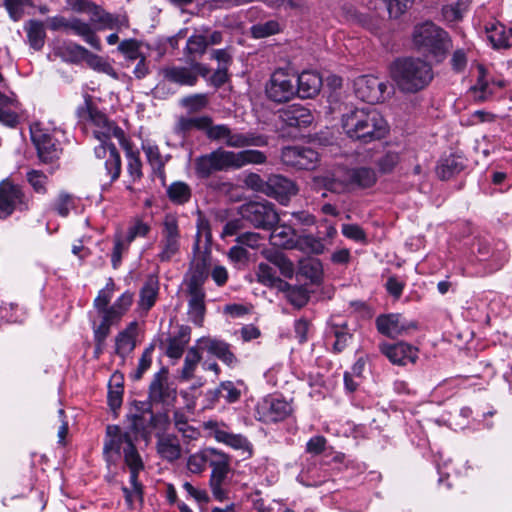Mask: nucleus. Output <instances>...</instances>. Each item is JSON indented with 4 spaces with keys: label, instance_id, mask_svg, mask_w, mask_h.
I'll return each instance as SVG.
<instances>
[{
    "label": "nucleus",
    "instance_id": "nucleus-1",
    "mask_svg": "<svg viewBox=\"0 0 512 512\" xmlns=\"http://www.w3.org/2000/svg\"><path fill=\"white\" fill-rule=\"evenodd\" d=\"M342 127L349 138L363 143L379 140L385 137L389 130L382 114L371 106L348 110L342 115Z\"/></svg>",
    "mask_w": 512,
    "mask_h": 512
},
{
    "label": "nucleus",
    "instance_id": "nucleus-2",
    "mask_svg": "<svg viewBox=\"0 0 512 512\" xmlns=\"http://www.w3.org/2000/svg\"><path fill=\"white\" fill-rule=\"evenodd\" d=\"M390 75L396 86L404 92H417L432 80L430 65L415 58H402L393 62Z\"/></svg>",
    "mask_w": 512,
    "mask_h": 512
},
{
    "label": "nucleus",
    "instance_id": "nucleus-3",
    "mask_svg": "<svg viewBox=\"0 0 512 512\" xmlns=\"http://www.w3.org/2000/svg\"><path fill=\"white\" fill-rule=\"evenodd\" d=\"M412 41L420 53L436 63L442 62L452 47L448 33L432 22L416 25Z\"/></svg>",
    "mask_w": 512,
    "mask_h": 512
},
{
    "label": "nucleus",
    "instance_id": "nucleus-4",
    "mask_svg": "<svg viewBox=\"0 0 512 512\" xmlns=\"http://www.w3.org/2000/svg\"><path fill=\"white\" fill-rule=\"evenodd\" d=\"M136 435L132 431H124L119 426L109 425L106 430V438L103 447V454L107 464H115L123 453L124 461L128 456L139 454L134 440Z\"/></svg>",
    "mask_w": 512,
    "mask_h": 512
},
{
    "label": "nucleus",
    "instance_id": "nucleus-5",
    "mask_svg": "<svg viewBox=\"0 0 512 512\" xmlns=\"http://www.w3.org/2000/svg\"><path fill=\"white\" fill-rule=\"evenodd\" d=\"M376 182V173L368 167L337 168L331 178H327L326 186L333 192H343L356 187L366 188Z\"/></svg>",
    "mask_w": 512,
    "mask_h": 512
},
{
    "label": "nucleus",
    "instance_id": "nucleus-6",
    "mask_svg": "<svg viewBox=\"0 0 512 512\" xmlns=\"http://www.w3.org/2000/svg\"><path fill=\"white\" fill-rule=\"evenodd\" d=\"M206 136L212 141H223L226 146L232 148L262 147L268 143L267 138L263 135L233 132L225 124L213 125L211 123Z\"/></svg>",
    "mask_w": 512,
    "mask_h": 512
},
{
    "label": "nucleus",
    "instance_id": "nucleus-7",
    "mask_svg": "<svg viewBox=\"0 0 512 512\" xmlns=\"http://www.w3.org/2000/svg\"><path fill=\"white\" fill-rule=\"evenodd\" d=\"M86 109L88 120L93 126V134L99 142L106 143L111 138H115L121 147L127 146L128 139L120 127L110 121L105 114L92 107L88 101H86Z\"/></svg>",
    "mask_w": 512,
    "mask_h": 512
},
{
    "label": "nucleus",
    "instance_id": "nucleus-8",
    "mask_svg": "<svg viewBox=\"0 0 512 512\" xmlns=\"http://www.w3.org/2000/svg\"><path fill=\"white\" fill-rule=\"evenodd\" d=\"M95 155L97 158L105 159L104 165L99 171V184L103 189H107L120 175V155L110 141L100 142V145L95 147Z\"/></svg>",
    "mask_w": 512,
    "mask_h": 512
},
{
    "label": "nucleus",
    "instance_id": "nucleus-9",
    "mask_svg": "<svg viewBox=\"0 0 512 512\" xmlns=\"http://www.w3.org/2000/svg\"><path fill=\"white\" fill-rule=\"evenodd\" d=\"M266 94L274 102L282 103L296 95V78L284 69L276 70L266 85Z\"/></svg>",
    "mask_w": 512,
    "mask_h": 512
},
{
    "label": "nucleus",
    "instance_id": "nucleus-10",
    "mask_svg": "<svg viewBox=\"0 0 512 512\" xmlns=\"http://www.w3.org/2000/svg\"><path fill=\"white\" fill-rule=\"evenodd\" d=\"M210 267V253L198 251L194 255L184 278L187 292H204L203 285L209 275Z\"/></svg>",
    "mask_w": 512,
    "mask_h": 512
},
{
    "label": "nucleus",
    "instance_id": "nucleus-11",
    "mask_svg": "<svg viewBox=\"0 0 512 512\" xmlns=\"http://www.w3.org/2000/svg\"><path fill=\"white\" fill-rule=\"evenodd\" d=\"M159 245L160 252L157 257L161 262L171 260V258L180 250V231L178 221L172 214H168L164 218Z\"/></svg>",
    "mask_w": 512,
    "mask_h": 512
},
{
    "label": "nucleus",
    "instance_id": "nucleus-12",
    "mask_svg": "<svg viewBox=\"0 0 512 512\" xmlns=\"http://www.w3.org/2000/svg\"><path fill=\"white\" fill-rule=\"evenodd\" d=\"M195 173L200 178H208L215 172L231 169L229 150L218 148L194 160Z\"/></svg>",
    "mask_w": 512,
    "mask_h": 512
},
{
    "label": "nucleus",
    "instance_id": "nucleus-13",
    "mask_svg": "<svg viewBox=\"0 0 512 512\" xmlns=\"http://www.w3.org/2000/svg\"><path fill=\"white\" fill-rule=\"evenodd\" d=\"M241 215L257 228L268 229L279 221V215L269 202H250L241 208Z\"/></svg>",
    "mask_w": 512,
    "mask_h": 512
},
{
    "label": "nucleus",
    "instance_id": "nucleus-14",
    "mask_svg": "<svg viewBox=\"0 0 512 512\" xmlns=\"http://www.w3.org/2000/svg\"><path fill=\"white\" fill-rule=\"evenodd\" d=\"M291 412V403L274 395L262 398L256 405L257 417L265 423L284 420Z\"/></svg>",
    "mask_w": 512,
    "mask_h": 512
},
{
    "label": "nucleus",
    "instance_id": "nucleus-15",
    "mask_svg": "<svg viewBox=\"0 0 512 512\" xmlns=\"http://www.w3.org/2000/svg\"><path fill=\"white\" fill-rule=\"evenodd\" d=\"M353 87L358 99L371 104L382 102L388 93V85L371 75L358 77L355 79Z\"/></svg>",
    "mask_w": 512,
    "mask_h": 512
},
{
    "label": "nucleus",
    "instance_id": "nucleus-16",
    "mask_svg": "<svg viewBox=\"0 0 512 512\" xmlns=\"http://www.w3.org/2000/svg\"><path fill=\"white\" fill-rule=\"evenodd\" d=\"M281 160L293 168L312 170L318 164L319 155L309 147L288 146L282 149Z\"/></svg>",
    "mask_w": 512,
    "mask_h": 512
},
{
    "label": "nucleus",
    "instance_id": "nucleus-17",
    "mask_svg": "<svg viewBox=\"0 0 512 512\" xmlns=\"http://www.w3.org/2000/svg\"><path fill=\"white\" fill-rule=\"evenodd\" d=\"M223 426V423H218L212 420L204 423V428L209 431L210 435L213 436L217 442L223 443L234 450L242 451L248 456H251L253 448L249 440L242 434H234L224 430L222 428Z\"/></svg>",
    "mask_w": 512,
    "mask_h": 512
},
{
    "label": "nucleus",
    "instance_id": "nucleus-18",
    "mask_svg": "<svg viewBox=\"0 0 512 512\" xmlns=\"http://www.w3.org/2000/svg\"><path fill=\"white\" fill-rule=\"evenodd\" d=\"M378 331L390 338L406 335L417 328L414 321L407 320L401 314L381 315L376 319Z\"/></svg>",
    "mask_w": 512,
    "mask_h": 512
},
{
    "label": "nucleus",
    "instance_id": "nucleus-19",
    "mask_svg": "<svg viewBox=\"0 0 512 512\" xmlns=\"http://www.w3.org/2000/svg\"><path fill=\"white\" fill-rule=\"evenodd\" d=\"M149 399L163 405H170L176 399V389L170 384L165 368L154 375L149 386Z\"/></svg>",
    "mask_w": 512,
    "mask_h": 512
},
{
    "label": "nucleus",
    "instance_id": "nucleus-20",
    "mask_svg": "<svg viewBox=\"0 0 512 512\" xmlns=\"http://www.w3.org/2000/svg\"><path fill=\"white\" fill-rule=\"evenodd\" d=\"M31 139L37 149L39 159L48 163L58 158L59 149L52 137L46 132L39 123L30 127Z\"/></svg>",
    "mask_w": 512,
    "mask_h": 512
},
{
    "label": "nucleus",
    "instance_id": "nucleus-21",
    "mask_svg": "<svg viewBox=\"0 0 512 512\" xmlns=\"http://www.w3.org/2000/svg\"><path fill=\"white\" fill-rule=\"evenodd\" d=\"M22 205L26 207L20 187L8 179L3 180L0 183V219L8 217Z\"/></svg>",
    "mask_w": 512,
    "mask_h": 512
},
{
    "label": "nucleus",
    "instance_id": "nucleus-22",
    "mask_svg": "<svg viewBox=\"0 0 512 512\" xmlns=\"http://www.w3.org/2000/svg\"><path fill=\"white\" fill-rule=\"evenodd\" d=\"M380 350L393 364L397 365L414 363L418 357V350L404 342L383 344Z\"/></svg>",
    "mask_w": 512,
    "mask_h": 512
},
{
    "label": "nucleus",
    "instance_id": "nucleus-23",
    "mask_svg": "<svg viewBox=\"0 0 512 512\" xmlns=\"http://www.w3.org/2000/svg\"><path fill=\"white\" fill-rule=\"evenodd\" d=\"M197 346L200 350L207 351L209 354L214 355L228 366H233L237 363V359L231 352L229 344L222 340L211 337H202L198 339Z\"/></svg>",
    "mask_w": 512,
    "mask_h": 512
},
{
    "label": "nucleus",
    "instance_id": "nucleus-24",
    "mask_svg": "<svg viewBox=\"0 0 512 512\" xmlns=\"http://www.w3.org/2000/svg\"><path fill=\"white\" fill-rule=\"evenodd\" d=\"M296 193V186L291 180L281 175H272L269 177L266 195L274 197L280 203L285 204L289 197Z\"/></svg>",
    "mask_w": 512,
    "mask_h": 512
},
{
    "label": "nucleus",
    "instance_id": "nucleus-25",
    "mask_svg": "<svg viewBox=\"0 0 512 512\" xmlns=\"http://www.w3.org/2000/svg\"><path fill=\"white\" fill-rule=\"evenodd\" d=\"M280 118L287 126L297 128L307 127L314 120L311 111L298 104H293L283 109L280 112Z\"/></svg>",
    "mask_w": 512,
    "mask_h": 512
},
{
    "label": "nucleus",
    "instance_id": "nucleus-26",
    "mask_svg": "<svg viewBox=\"0 0 512 512\" xmlns=\"http://www.w3.org/2000/svg\"><path fill=\"white\" fill-rule=\"evenodd\" d=\"M91 22L94 24L96 30H120L129 26L126 16L114 15L104 11L97 5V10L94 11Z\"/></svg>",
    "mask_w": 512,
    "mask_h": 512
},
{
    "label": "nucleus",
    "instance_id": "nucleus-27",
    "mask_svg": "<svg viewBox=\"0 0 512 512\" xmlns=\"http://www.w3.org/2000/svg\"><path fill=\"white\" fill-rule=\"evenodd\" d=\"M326 333L328 339H334L332 348L335 352L343 351L351 339V334L347 328L346 322L339 317L330 319Z\"/></svg>",
    "mask_w": 512,
    "mask_h": 512
},
{
    "label": "nucleus",
    "instance_id": "nucleus-28",
    "mask_svg": "<svg viewBox=\"0 0 512 512\" xmlns=\"http://www.w3.org/2000/svg\"><path fill=\"white\" fill-rule=\"evenodd\" d=\"M298 87L296 94L301 98H312L316 96L322 87V78L315 71H303L296 80Z\"/></svg>",
    "mask_w": 512,
    "mask_h": 512
},
{
    "label": "nucleus",
    "instance_id": "nucleus-29",
    "mask_svg": "<svg viewBox=\"0 0 512 512\" xmlns=\"http://www.w3.org/2000/svg\"><path fill=\"white\" fill-rule=\"evenodd\" d=\"M92 24V22L89 23L83 21L80 18L72 17L70 18L69 30L72 31L75 35L81 37L92 48L100 51L102 49L101 41L99 37L96 35L95 29Z\"/></svg>",
    "mask_w": 512,
    "mask_h": 512
},
{
    "label": "nucleus",
    "instance_id": "nucleus-30",
    "mask_svg": "<svg viewBox=\"0 0 512 512\" xmlns=\"http://www.w3.org/2000/svg\"><path fill=\"white\" fill-rule=\"evenodd\" d=\"M488 40L495 48H506L512 41V29L498 22L490 23L485 28Z\"/></svg>",
    "mask_w": 512,
    "mask_h": 512
},
{
    "label": "nucleus",
    "instance_id": "nucleus-31",
    "mask_svg": "<svg viewBox=\"0 0 512 512\" xmlns=\"http://www.w3.org/2000/svg\"><path fill=\"white\" fill-rule=\"evenodd\" d=\"M231 168L239 169L249 164H263L266 162V155L259 150H242L239 152L229 151Z\"/></svg>",
    "mask_w": 512,
    "mask_h": 512
},
{
    "label": "nucleus",
    "instance_id": "nucleus-32",
    "mask_svg": "<svg viewBox=\"0 0 512 512\" xmlns=\"http://www.w3.org/2000/svg\"><path fill=\"white\" fill-rule=\"evenodd\" d=\"M157 451L163 459L173 462L181 456L179 440L171 435L160 436L157 441Z\"/></svg>",
    "mask_w": 512,
    "mask_h": 512
},
{
    "label": "nucleus",
    "instance_id": "nucleus-33",
    "mask_svg": "<svg viewBox=\"0 0 512 512\" xmlns=\"http://www.w3.org/2000/svg\"><path fill=\"white\" fill-rule=\"evenodd\" d=\"M295 230L288 225L276 226L270 234V242L274 246L293 249L296 245Z\"/></svg>",
    "mask_w": 512,
    "mask_h": 512
},
{
    "label": "nucleus",
    "instance_id": "nucleus-34",
    "mask_svg": "<svg viewBox=\"0 0 512 512\" xmlns=\"http://www.w3.org/2000/svg\"><path fill=\"white\" fill-rule=\"evenodd\" d=\"M165 79L179 85L194 86L197 82L196 74L191 67H168L162 71Z\"/></svg>",
    "mask_w": 512,
    "mask_h": 512
},
{
    "label": "nucleus",
    "instance_id": "nucleus-35",
    "mask_svg": "<svg viewBox=\"0 0 512 512\" xmlns=\"http://www.w3.org/2000/svg\"><path fill=\"white\" fill-rule=\"evenodd\" d=\"M295 248L306 254H323L326 247L324 239L313 234H302L296 238Z\"/></svg>",
    "mask_w": 512,
    "mask_h": 512
},
{
    "label": "nucleus",
    "instance_id": "nucleus-36",
    "mask_svg": "<svg viewBox=\"0 0 512 512\" xmlns=\"http://www.w3.org/2000/svg\"><path fill=\"white\" fill-rule=\"evenodd\" d=\"M477 73V82L471 87L470 94L475 101L484 102L492 95V90L489 88L487 72L483 65H477Z\"/></svg>",
    "mask_w": 512,
    "mask_h": 512
},
{
    "label": "nucleus",
    "instance_id": "nucleus-37",
    "mask_svg": "<svg viewBox=\"0 0 512 512\" xmlns=\"http://www.w3.org/2000/svg\"><path fill=\"white\" fill-rule=\"evenodd\" d=\"M24 29L27 33L30 47L37 51L41 50L46 38L44 24L38 20H30L25 24Z\"/></svg>",
    "mask_w": 512,
    "mask_h": 512
},
{
    "label": "nucleus",
    "instance_id": "nucleus-38",
    "mask_svg": "<svg viewBox=\"0 0 512 512\" xmlns=\"http://www.w3.org/2000/svg\"><path fill=\"white\" fill-rule=\"evenodd\" d=\"M189 295L188 315L190 320L200 326L205 314V292H187Z\"/></svg>",
    "mask_w": 512,
    "mask_h": 512
},
{
    "label": "nucleus",
    "instance_id": "nucleus-39",
    "mask_svg": "<svg viewBox=\"0 0 512 512\" xmlns=\"http://www.w3.org/2000/svg\"><path fill=\"white\" fill-rule=\"evenodd\" d=\"M158 290L157 279L154 277L148 278L140 290L138 306L141 310L147 312L153 307L157 299Z\"/></svg>",
    "mask_w": 512,
    "mask_h": 512
},
{
    "label": "nucleus",
    "instance_id": "nucleus-40",
    "mask_svg": "<svg viewBox=\"0 0 512 512\" xmlns=\"http://www.w3.org/2000/svg\"><path fill=\"white\" fill-rule=\"evenodd\" d=\"M142 149L153 170L162 173L164 166L168 161V157L162 155L159 147L150 140L142 142Z\"/></svg>",
    "mask_w": 512,
    "mask_h": 512
},
{
    "label": "nucleus",
    "instance_id": "nucleus-41",
    "mask_svg": "<svg viewBox=\"0 0 512 512\" xmlns=\"http://www.w3.org/2000/svg\"><path fill=\"white\" fill-rule=\"evenodd\" d=\"M136 323H131L124 331L120 332L115 340L116 353L125 356L135 347Z\"/></svg>",
    "mask_w": 512,
    "mask_h": 512
},
{
    "label": "nucleus",
    "instance_id": "nucleus-42",
    "mask_svg": "<svg viewBox=\"0 0 512 512\" xmlns=\"http://www.w3.org/2000/svg\"><path fill=\"white\" fill-rule=\"evenodd\" d=\"M17 101L0 92V122L14 127L18 123V116L16 113Z\"/></svg>",
    "mask_w": 512,
    "mask_h": 512
},
{
    "label": "nucleus",
    "instance_id": "nucleus-43",
    "mask_svg": "<svg viewBox=\"0 0 512 512\" xmlns=\"http://www.w3.org/2000/svg\"><path fill=\"white\" fill-rule=\"evenodd\" d=\"M88 49L74 42L63 43L57 48V54L65 61L79 63L84 61Z\"/></svg>",
    "mask_w": 512,
    "mask_h": 512
},
{
    "label": "nucleus",
    "instance_id": "nucleus-44",
    "mask_svg": "<svg viewBox=\"0 0 512 512\" xmlns=\"http://www.w3.org/2000/svg\"><path fill=\"white\" fill-rule=\"evenodd\" d=\"M132 302L133 294L126 291L119 298H117L113 305L108 308V310H105V313L108 314V318H113L116 322H118L121 317L129 310Z\"/></svg>",
    "mask_w": 512,
    "mask_h": 512
},
{
    "label": "nucleus",
    "instance_id": "nucleus-45",
    "mask_svg": "<svg viewBox=\"0 0 512 512\" xmlns=\"http://www.w3.org/2000/svg\"><path fill=\"white\" fill-rule=\"evenodd\" d=\"M463 168L460 158L453 155L442 159L437 168L436 173L442 180L449 179L453 174L459 172Z\"/></svg>",
    "mask_w": 512,
    "mask_h": 512
},
{
    "label": "nucleus",
    "instance_id": "nucleus-46",
    "mask_svg": "<svg viewBox=\"0 0 512 512\" xmlns=\"http://www.w3.org/2000/svg\"><path fill=\"white\" fill-rule=\"evenodd\" d=\"M229 471L230 468H218L212 469L211 471L209 480L210 488L212 490L214 497L220 501L223 500L225 497V492L222 489V484L226 479Z\"/></svg>",
    "mask_w": 512,
    "mask_h": 512
},
{
    "label": "nucleus",
    "instance_id": "nucleus-47",
    "mask_svg": "<svg viewBox=\"0 0 512 512\" xmlns=\"http://www.w3.org/2000/svg\"><path fill=\"white\" fill-rule=\"evenodd\" d=\"M84 61L91 69L105 73L113 78H117V73L115 69L101 56L93 54L88 50L87 55H85Z\"/></svg>",
    "mask_w": 512,
    "mask_h": 512
},
{
    "label": "nucleus",
    "instance_id": "nucleus-48",
    "mask_svg": "<svg viewBox=\"0 0 512 512\" xmlns=\"http://www.w3.org/2000/svg\"><path fill=\"white\" fill-rule=\"evenodd\" d=\"M173 421L175 428L182 433L184 437L195 439L198 436V431L188 424V416L183 410L174 411Z\"/></svg>",
    "mask_w": 512,
    "mask_h": 512
},
{
    "label": "nucleus",
    "instance_id": "nucleus-49",
    "mask_svg": "<svg viewBox=\"0 0 512 512\" xmlns=\"http://www.w3.org/2000/svg\"><path fill=\"white\" fill-rule=\"evenodd\" d=\"M75 207V197L66 192H61L53 203V210L61 217H67Z\"/></svg>",
    "mask_w": 512,
    "mask_h": 512
},
{
    "label": "nucleus",
    "instance_id": "nucleus-50",
    "mask_svg": "<svg viewBox=\"0 0 512 512\" xmlns=\"http://www.w3.org/2000/svg\"><path fill=\"white\" fill-rule=\"evenodd\" d=\"M300 272L312 282H319L322 278V264L318 259H306L300 262Z\"/></svg>",
    "mask_w": 512,
    "mask_h": 512
},
{
    "label": "nucleus",
    "instance_id": "nucleus-51",
    "mask_svg": "<svg viewBox=\"0 0 512 512\" xmlns=\"http://www.w3.org/2000/svg\"><path fill=\"white\" fill-rule=\"evenodd\" d=\"M199 348L192 347L188 350V353L184 360V365L181 371V377L184 380H189L193 377L194 371L201 360Z\"/></svg>",
    "mask_w": 512,
    "mask_h": 512
},
{
    "label": "nucleus",
    "instance_id": "nucleus-52",
    "mask_svg": "<svg viewBox=\"0 0 512 512\" xmlns=\"http://www.w3.org/2000/svg\"><path fill=\"white\" fill-rule=\"evenodd\" d=\"M297 480L308 487L318 486L324 481V479L318 475V469L315 463H311L307 467H303L297 477Z\"/></svg>",
    "mask_w": 512,
    "mask_h": 512
},
{
    "label": "nucleus",
    "instance_id": "nucleus-53",
    "mask_svg": "<svg viewBox=\"0 0 512 512\" xmlns=\"http://www.w3.org/2000/svg\"><path fill=\"white\" fill-rule=\"evenodd\" d=\"M116 323L113 318H108V314H102V320L99 325H94V339L97 344V349H102L103 343L110 333V327Z\"/></svg>",
    "mask_w": 512,
    "mask_h": 512
},
{
    "label": "nucleus",
    "instance_id": "nucleus-54",
    "mask_svg": "<svg viewBox=\"0 0 512 512\" xmlns=\"http://www.w3.org/2000/svg\"><path fill=\"white\" fill-rule=\"evenodd\" d=\"M114 291L115 284L112 279H109L106 286L99 291L97 297L94 299V307L99 313L105 314V310H108L109 307L107 306L112 299Z\"/></svg>",
    "mask_w": 512,
    "mask_h": 512
},
{
    "label": "nucleus",
    "instance_id": "nucleus-55",
    "mask_svg": "<svg viewBox=\"0 0 512 512\" xmlns=\"http://www.w3.org/2000/svg\"><path fill=\"white\" fill-rule=\"evenodd\" d=\"M125 464L130 471V484L131 488H140L142 489L141 483L138 481V474L140 471L144 469L143 461L139 454H134V456H128L127 460H125Z\"/></svg>",
    "mask_w": 512,
    "mask_h": 512
},
{
    "label": "nucleus",
    "instance_id": "nucleus-56",
    "mask_svg": "<svg viewBox=\"0 0 512 512\" xmlns=\"http://www.w3.org/2000/svg\"><path fill=\"white\" fill-rule=\"evenodd\" d=\"M207 462L212 469L230 468L231 458L228 454L216 448L207 447Z\"/></svg>",
    "mask_w": 512,
    "mask_h": 512
},
{
    "label": "nucleus",
    "instance_id": "nucleus-57",
    "mask_svg": "<svg viewBox=\"0 0 512 512\" xmlns=\"http://www.w3.org/2000/svg\"><path fill=\"white\" fill-rule=\"evenodd\" d=\"M167 192L170 200L178 204L187 202L191 195L189 186L184 182L172 183Z\"/></svg>",
    "mask_w": 512,
    "mask_h": 512
},
{
    "label": "nucleus",
    "instance_id": "nucleus-58",
    "mask_svg": "<svg viewBox=\"0 0 512 512\" xmlns=\"http://www.w3.org/2000/svg\"><path fill=\"white\" fill-rule=\"evenodd\" d=\"M208 46L207 36L204 34L191 35L186 44V51L189 55H202Z\"/></svg>",
    "mask_w": 512,
    "mask_h": 512
},
{
    "label": "nucleus",
    "instance_id": "nucleus-59",
    "mask_svg": "<svg viewBox=\"0 0 512 512\" xmlns=\"http://www.w3.org/2000/svg\"><path fill=\"white\" fill-rule=\"evenodd\" d=\"M207 458V448L190 455L187 460L188 470L193 474L202 473L206 468V464H208Z\"/></svg>",
    "mask_w": 512,
    "mask_h": 512
},
{
    "label": "nucleus",
    "instance_id": "nucleus-60",
    "mask_svg": "<svg viewBox=\"0 0 512 512\" xmlns=\"http://www.w3.org/2000/svg\"><path fill=\"white\" fill-rule=\"evenodd\" d=\"M216 396L224 398L229 403L239 400L241 391L231 381H223L215 391Z\"/></svg>",
    "mask_w": 512,
    "mask_h": 512
},
{
    "label": "nucleus",
    "instance_id": "nucleus-61",
    "mask_svg": "<svg viewBox=\"0 0 512 512\" xmlns=\"http://www.w3.org/2000/svg\"><path fill=\"white\" fill-rule=\"evenodd\" d=\"M27 181L38 194L47 192L48 177L39 170H31L27 173Z\"/></svg>",
    "mask_w": 512,
    "mask_h": 512
},
{
    "label": "nucleus",
    "instance_id": "nucleus-62",
    "mask_svg": "<svg viewBox=\"0 0 512 512\" xmlns=\"http://www.w3.org/2000/svg\"><path fill=\"white\" fill-rule=\"evenodd\" d=\"M280 30L279 24L276 21L270 20L265 23H258L251 27V33L254 38H264L278 33Z\"/></svg>",
    "mask_w": 512,
    "mask_h": 512
},
{
    "label": "nucleus",
    "instance_id": "nucleus-63",
    "mask_svg": "<svg viewBox=\"0 0 512 512\" xmlns=\"http://www.w3.org/2000/svg\"><path fill=\"white\" fill-rule=\"evenodd\" d=\"M256 275L258 281L266 286L272 287L278 281V277L276 275L274 268L266 263H260L258 265Z\"/></svg>",
    "mask_w": 512,
    "mask_h": 512
},
{
    "label": "nucleus",
    "instance_id": "nucleus-64",
    "mask_svg": "<svg viewBox=\"0 0 512 512\" xmlns=\"http://www.w3.org/2000/svg\"><path fill=\"white\" fill-rule=\"evenodd\" d=\"M118 51L129 60H137L142 57L140 53V43L135 39H127L120 42Z\"/></svg>",
    "mask_w": 512,
    "mask_h": 512
}]
</instances>
